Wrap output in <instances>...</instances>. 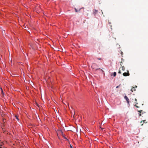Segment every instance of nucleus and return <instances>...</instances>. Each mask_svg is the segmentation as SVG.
Returning a JSON list of instances; mask_svg holds the SVG:
<instances>
[{"instance_id": "obj_1", "label": "nucleus", "mask_w": 148, "mask_h": 148, "mask_svg": "<svg viewBox=\"0 0 148 148\" xmlns=\"http://www.w3.org/2000/svg\"><path fill=\"white\" fill-rule=\"evenodd\" d=\"M138 112H139V116H143L146 114L145 112L143 111L142 110H138Z\"/></svg>"}, {"instance_id": "obj_2", "label": "nucleus", "mask_w": 148, "mask_h": 148, "mask_svg": "<svg viewBox=\"0 0 148 148\" xmlns=\"http://www.w3.org/2000/svg\"><path fill=\"white\" fill-rule=\"evenodd\" d=\"M57 133L61 135L65 139H67V138L64 136V135L63 134V132L62 130H58Z\"/></svg>"}, {"instance_id": "obj_3", "label": "nucleus", "mask_w": 148, "mask_h": 148, "mask_svg": "<svg viewBox=\"0 0 148 148\" xmlns=\"http://www.w3.org/2000/svg\"><path fill=\"white\" fill-rule=\"evenodd\" d=\"M127 71L128 72H127V73L125 72L123 73V75L124 76H128L130 75V73L128 72L129 71Z\"/></svg>"}, {"instance_id": "obj_4", "label": "nucleus", "mask_w": 148, "mask_h": 148, "mask_svg": "<svg viewBox=\"0 0 148 148\" xmlns=\"http://www.w3.org/2000/svg\"><path fill=\"white\" fill-rule=\"evenodd\" d=\"M125 99H126V100L127 101V103L128 104H129V99L127 97V96H125L124 97Z\"/></svg>"}, {"instance_id": "obj_5", "label": "nucleus", "mask_w": 148, "mask_h": 148, "mask_svg": "<svg viewBox=\"0 0 148 148\" xmlns=\"http://www.w3.org/2000/svg\"><path fill=\"white\" fill-rule=\"evenodd\" d=\"M135 90L136 89L134 87L132 88V89L131 90V91L132 92H133L134 91H135Z\"/></svg>"}, {"instance_id": "obj_6", "label": "nucleus", "mask_w": 148, "mask_h": 148, "mask_svg": "<svg viewBox=\"0 0 148 148\" xmlns=\"http://www.w3.org/2000/svg\"><path fill=\"white\" fill-rule=\"evenodd\" d=\"M121 67H122V70L123 71H125V67L124 66H122Z\"/></svg>"}, {"instance_id": "obj_7", "label": "nucleus", "mask_w": 148, "mask_h": 148, "mask_svg": "<svg viewBox=\"0 0 148 148\" xmlns=\"http://www.w3.org/2000/svg\"><path fill=\"white\" fill-rule=\"evenodd\" d=\"M81 9H80L79 10H78L76 8H75V10L76 12H77L79 11H80Z\"/></svg>"}, {"instance_id": "obj_8", "label": "nucleus", "mask_w": 148, "mask_h": 148, "mask_svg": "<svg viewBox=\"0 0 148 148\" xmlns=\"http://www.w3.org/2000/svg\"><path fill=\"white\" fill-rule=\"evenodd\" d=\"M145 121H146V120H143V121H141L140 122V123H141L143 121L144 123H147V122H145Z\"/></svg>"}, {"instance_id": "obj_9", "label": "nucleus", "mask_w": 148, "mask_h": 148, "mask_svg": "<svg viewBox=\"0 0 148 148\" xmlns=\"http://www.w3.org/2000/svg\"><path fill=\"white\" fill-rule=\"evenodd\" d=\"M116 72H114L113 73V76L114 77H115L116 76Z\"/></svg>"}, {"instance_id": "obj_10", "label": "nucleus", "mask_w": 148, "mask_h": 148, "mask_svg": "<svg viewBox=\"0 0 148 148\" xmlns=\"http://www.w3.org/2000/svg\"><path fill=\"white\" fill-rule=\"evenodd\" d=\"M15 117L16 118V119H17L18 121V120H19V119H18V117L17 116H15Z\"/></svg>"}, {"instance_id": "obj_11", "label": "nucleus", "mask_w": 148, "mask_h": 148, "mask_svg": "<svg viewBox=\"0 0 148 148\" xmlns=\"http://www.w3.org/2000/svg\"><path fill=\"white\" fill-rule=\"evenodd\" d=\"M118 73H119V74H121V71L120 70H119V71L118 72Z\"/></svg>"}, {"instance_id": "obj_12", "label": "nucleus", "mask_w": 148, "mask_h": 148, "mask_svg": "<svg viewBox=\"0 0 148 148\" xmlns=\"http://www.w3.org/2000/svg\"><path fill=\"white\" fill-rule=\"evenodd\" d=\"M122 61H121V62H120V65H121V66H122Z\"/></svg>"}, {"instance_id": "obj_13", "label": "nucleus", "mask_w": 148, "mask_h": 148, "mask_svg": "<svg viewBox=\"0 0 148 148\" xmlns=\"http://www.w3.org/2000/svg\"><path fill=\"white\" fill-rule=\"evenodd\" d=\"M121 84H120V85L119 86H116V88H118L119 87V86Z\"/></svg>"}, {"instance_id": "obj_14", "label": "nucleus", "mask_w": 148, "mask_h": 148, "mask_svg": "<svg viewBox=\"0 0 148 148\" xmlns=\"http://www.w3.org/2000/svg\"><path fill=\"white\" fill-rule=\"evenodd\" d=\"M135 106L136 108H139V107H138V106H136V105H135Z\"/></svg>"}, {"instance_id": "obj_15", "label": "nucleus", "mask_w": 148, "mask_h": 148, "mask_svg": "<svg viewBox=\"0 0 148 148\" xmlns=\"http://www.w3.org/2000/svg\"><path fill=\"white\" fill-rule=\"evenodd\" d=\"M36 42H37V41H38V39H36V40H35Z\"/></svg>"}, {"instance_id": "obj_16", "label": "nucleus", "mask_w": 148, "mask_h": 148, "mask_svg": "<svg viewBox=\"0 0 148 148\" xmlns=\"http://www.w3.org/2000/svg\"><path fill=\"white\" fill-rule=\"evenodd\" d=\"M121 55H122L123 54V52L122 51L121 52Z\"/></svg>"}, {"instance_id": "obj_17", "label": "nucleus", "mask_w": 148, "mask_h": 148, "mask_svg": "<svg viewBox=\"0 0 148 148\" xmlns=\"http://www.w3.org/2000/svg\"><path fill=\"white\" fill-rule=\"evenodd\" d=\"M121 60H122V61H122V62H123V61H124V60L123 59V58H122V59H121Z\"/></svg>"}, {"instance_id": "obj_18", "label": "nucleus", "mask_w": 148, "mask_h": 148, "mask_svg": "<svg viewBox=\"0 0 148 148\" xmlns=\"http://www.w3.org/2000/svg\"><path fill=\"white\" fill-rule=\"evenodd\" d=\"M70 147L71 148H73L72 146L71 145H70Z\"/></svg>"}, {"instance_id": "obj_19", "label": "nucleus", "mask_w": 148, "mask_h": 148, "mask_svg": "<svg viewBox=\"0 0 148 148\" xmlns=\"http://www.w3.org/2000/svg\"><path fill=\"white\" fill-rule=\"evenodd\" d=\"M109 24L110 25L111 24V23L110 22H109V21H108Z\"/></svg>"}, {"instance_id": "obj_20", "label": "nucleus", "mask_w": 148, "mask_h": 148, "mask_svg": "<svg viewBox=\"0 0 148 148\" xmlns=\"http://www.w3.org/2000/svg\"><path fill=\"white\" fill-rule=\"evenodd\" d=\"M97 59L98 60H101V58H97Z\"/></svg>"}, {"instance_id": "obj_21", "label": "nucleus", "mask_w": 148, "mask_h": 148, "mask_svg": "<svg viewBox=\"0 0 148 148\" xmlns=\"http://www.w3.org/2000/svg\"><path fill=\"white\" fill-rule=\"evenodd\" d=\"M1 92H2V93H3V91L2 90V88H1Z\"/></svg>"}, {"instance_id": "obj_22", "label": "nucleus", "mask_w": 148, "mask_h": 148, "mask_svg": "<svg viewBox=\"0 0 148 148\" xmlns=\"http://www.w3.org/2000/svg\"><path fill=\"white\" fill-rule=\"evenodd\" d=\"M95 12H96V13L97 12V10H95Z\"/></svg>"}, {"instance_id": "obj_23", "label": "nucleus", "mask_w": 148, "mask_h": 148, "mask_svg": "<svg viewBox=\"0 0 148 148\" xmlns=\"http://www.w3.org/2000/svg\"><path fill=\"white\" fill-rule=\"evenodd\" d=\"M135 100L136 101H137V99L136 98L135 99Z\"/></svg>"}, {"instance_id": "obj_24", "label": "nucleus", "mask_w": 148, "mask_h": 148, "mask_svg": "<svg viewBox=\"0 0 148 148\" xmlns=\"http://www.w3.org/2000/svg\"><path fill=\"white\" fill-rule=\"evenodd\" d=\"M100 128L102 130L103 129L101 127H100Z\"/></svg>"}, {"instance_id": "obj_25", "label": "nucleus", "mask_w": 148, "mask_h": 148, "mask_svg": "<svg viewBox=\"0 0 148 148\" xmlns=\"http://www.w3.org/2000/svg\"><path fill=\"white\" fill-rule=\"evenodd\" d=\"M143 125V123L142 124H141V125Z\"/></svg>"}, {"instance_id": "obj_26", "label": "nucleus", "mask_w": 148, "mask_h": 148, "mask_svg": "<svg viewBox=\"0 0 148 148\" xmlns=\"http://www.w3.org/2000/svg\"><path fill=\"white\" fill-rule=\"evenodd\" d=\"M136 104H138V103H136Z\"/></svg>"}, {"instance_id": "obj_27", "label": "nucleus", "mask_w": 148, "mask_h": 148, "mask_svg": "<svg viewBox=\"0 0 148 148\" xmlns=\"http://www.w3.org/2000/svg\"><path fill=\"white\" fill-rule=\"evenodd\" d=\"M103 121L102 122V123H103Z\"/></svg>"}]
</instances>
